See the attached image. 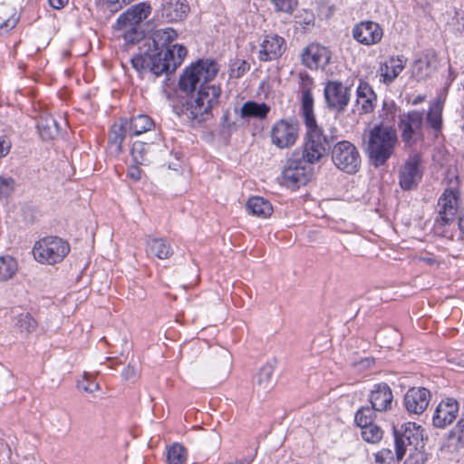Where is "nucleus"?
Returning <instances> with one entry per match:
<instances>
[{
	"mask_svg": "<svg viewBox=\"0 0 464 464\" xmlns=\"http://www.w3.org/2000/svg\"><path fill=\"white\" fill-rule=\"evenodd\" d=\"M147 252L156 256L160 259H168L173 250L164 238H150L147 240Z\"/></svg>",
	"mask_w": 464,
	"mask_h": 464,
	"instance_id": "28",
	"label": "nucleus"
},
{
	"mask_svg": "<svg viewBox=\"0 0 464 464\" xmlns=\"http://www.w3.org/2000/svg\"><path fill=\"white\" fill-rule=\"evenodd\" d=\"M423 114L418 111H411L400 118V128L403 141L410 142L413 136L421 129Z\"/></svg>",
	"mask_w": 464,
	"mask_h": 464,
	"instance_id": "18",
	"label": "nucleus"
},
{
	"mask_svg": "<svg viewBox=\"0 0 464 464\" xmlns=\"http://www.w3.org/2000/svg\"><path fill=\"white\" fill-rule=\"evenodd\" d=\"M306 129L302 158L305 163L315 164L328 155L334 137L325 135L317 124L307 125Z\"/></svg>",
	"mask_w": 464,
	"mask_h": 464,
	"instance_id": "4",
	"label": "nucleus"
},
{
	"mask_svg": "<svg viewBox=\"0 0 464 464\" xmlns=\"http://www.w3.org/2000/svg\"><path fill=\"white\" fill-rule=\"evenodd\" d=\"M49 1V4L53 8V9H61L63 8L67 3L69 0H48Z\"/></svg>",
	"mask_w": 464,
	"mask_h": 464,
	"instance_id": "52",
	"label": "nucleus"
},
{
	"mask_svg": "<svg viewBox=\"0 0 464 464\" xmlns=\"http://www.w3.org/2000/svg\"><path fill=\"white\" fill-rule=\"evenodd\" d=\"M269 111L270 107L267 104L248 101L240 108V116L243 119L255 118L263 120L266 118Z\"/></svg>",
	"mask_w": 464,
	"mask_h": 464,
	"instance_id": "25",
	"label": "nucleus"
},
{
	"mask_svg": "<svg viewBox=\"0 0 464 464\" xmlns=\"http://www.w3.org/2000/svg\"><path fill=\"white\" fill-rule=\"evenodd\" d=\"M309 173L301 160H288L282 171V184L290 188L304 185Z\"/></svg>",
	"mask_w": 464,
	"mask_h": 464,
	"instance_id": "13",
	"label": "nucleus"
},
{
	"mask_svg": "<svg viewBox=\"0 0 464 464\" xmlns=\"http://www.w3.org/2000/svg\"><path fill=\"white\" fill-rule=\"evenodd\" d=\"M383 35L382 27L374 22L363 21L353 29V37L360 44L372 45L379 43Z\"/></svg>",
	"mask_w": 464,
	"mask_h": 464,
	"instance_id": "15",
	"label": "nucleus"
},
{
	"mask_svg": "<svg viewBox=\"0 0 464 464\" xmlns=\"http://www.w3.org/2000/svg\"><path fill=\"white\" fill-rule=\"evenodd\" d=\"M398 143L396 130L388 125L374 126L369 134L367 153L375 167L383 165L393 154Z\"/></svg>",
	"mask_w": 464,
	"mask_h": 464,
	"instance_id": "3",
	"label": "nucleus"
},
{
	"mask_svg": "<svg viewBox=\"0 0 464 464\" xmlns=\"http://www.w3.org/2000/svg\"><path fill=\"white\" fill-rule=\"evenodd\" d=\"M437 68V57L435 53L426 54L415 62L413 73L418 80H422Z\"/></svg>",
	"mask_w": 464,
	"mask_h": 464,
	"instance_id": "29",
	"label": "nucleus"
},
{
	"mask_svg": "<svg viewBox=\"0 0 464 464\" xmlns=\"http://www.w3.org/2000/svg\"><path fill=\"white\" fill-rule=\"evenodd\" d=\"M274 370L275 364L273 362H266L260 368L256 375V384L261 390L266 391L272 388Z\"/></svg>",
	"mask_w": 464,
	"mask_h": 464,
	"instance_id": "34",
	"label": "nucleus"
},
{
	"mask_svg": "<svg viewBox=\"0 0 464 464\" xmlns=\"http://www.w3.org/2000/svg\"><path fill=\"white\" fill-rule=\"evenodd\" d=\"M140 175H141V171L138 167L132 166V167L129 168L128 176L130 179H132L134 180H139L140 179Z\"/></svg>",
	"mask_w": 464,
	"mask_h": 464,
	"instance_id": "50",
	"label": "nucleus"
},
{
	"mask_svg": "<svg viewBox=\"0 0 464 464\" xmlns=\"http://www.w3.org/2000/svg\"><path fill=\"white\" fill-rule=\"evenodd\" d=\"M259 59L271 61L280 57L285 50V41L283 37L270 34L265 36L261 43Z\"/></svg>",
	"mask_w": 464,
	"mask_h": 464,
	"instance_id": "16",
	"label": "nucleus"
},
{
	"mask_svg": "<svg viewBox=\"0 0 464 464\" xmlns=\"http://www.w3.org/2000/svg\"><path fill=\"white\" fill-rule=\"evenodd\" d=\"M187 459L186 450L179 444H174L167 451V459L169 464H183Z\"/></svg>",
	"mask_w": 464,
	"mask_h": 464,
	"instance_id": "39",
	"label": "nucleus"
},
{
	"mask_svg": "<svg viewBox=\"0 0 464 464\" xmlns=\"http://www.w3.org/2000/svg\"><path fill=\"white\" fill-rule=\"evenodd\" d=\"M18 22L14 8L0 5V34H5L13 29Z\"/></svg>",
	"mask_w": 464,
	"mask_h": 464,
	"instance_id": "32",
	"label": "nucleus"
},
{
	"mask_svg": "<svg viewBox=\"0 0 464 464\" xmlns=\"http://www.w3.org/2000/svg\"><path fill=\"white\" fill-rule=\"evenodd\" d=\"M395 440V452L397 460H401L406 452V448L410 450H419L423 448L424 440L427 436L424 434V429L415 422H407L400 429H393Z\"/></svg>",
	"mask_w": 464,
	"mask_h": 464,
	"instance_id": "6",
	"label": "nucleus"
},
{
	"mask_svg": "<svg viewBox=\"0 0 464 464\" xmlns=\"http://www.w3.org/2000/svg\"><path fill=\"white\" fill-rule=\"evenodd\" d=\"M443 102L435 101L430 107L427 114L428 124L435 130L440 131L442 126Z\"/></svg>",
	"mask_w": 464,
	"mask_h": 464,
	"instance_id": "33",
	"label": "nucleus"
},
{
	"mask_svg": "<svg viewBox=\"0 0 464 464\" xmlns=\"http://www.w3.org/2000/svg\"><path fill=\"white\" fill-rule=\"evenodd\" d=\"M407 59L404 56H392L382 66H381V75L385 83L393 82L402 72L406 65Z\"/></svg>",
	"mask_w": 464,
	"mask_h": 464,
	"instance_id": "23",
	"label": "nucleus"
},
{
	"mask_svg": "<svg viewBox=\"0 0 464 464\" xmlns=\"http://www.w3.org/2000/svg\"><path fill=\"white\" fill-rule=\"evenodd\" d=\"M424 100V97L423 96H417L414 100H413V104L416 105L420 102H421L422 101Z\"/></svg>",
	"mask_w": 464,
	"mask_h": 464,
	"instance_id": "56",
	"label": "nucleus"
},
{
	"mask_svg": "<svg viewBox=\"0 0 464 464\" xmlns=\"http://www.w3.org/2000/svg\"><path fill=\"white\" fill-rule=\"evenodd\" d=\"M129 134L128 127L125 121H121L120 123H115L111 130L109 136V144L113 149L115 154H119L122 150V141L125 136Z\"/></svg>",
	"mask_w": 464,
	"mask_h": 464,
	"instance_id": "31",
	"label": "nucleus"
},
{
	"mask_svg": "<svg viewBox=\"0 0 464 464\" xmlns=\"http://www.w3.org/2000/svg\"><path fill=\"white\" fill-rule=\"evenodd\" d=\"M176 38L177 33L171 28L155 31L147 44L148 50L131 58L133 68L156 76L174 72L187 55L185 46L171 45Z\"/></svg>",
	"mask_w": 464,
	"mask_h": 464,
	"instance_id": "2",
	"label": "nucleus"
},
{
	"mask_svg": "<svg viewBox=\"0 0 464 464\" xmlns=\"http://www.w3.org/2000/svg\"><path fill=\"white\" fill-rule=\"evenodd\" d=\"M301 63L310 70L324 69L331 60V52L319 44H310L300 54Z\"/></svg>",
	"mask_w": 464,
	"mask_h": 464,
	"instance_id": "12",
	"label": "nucleus"
},
{
	"mask_svg": "<svg viewBox=\"0 0 464 464\" xmlns=\"http://www.w3.org/2000/svg\"><path fill=\"white\" fill-rule=\"evenodd\" d=\"M420 177L419 160L417 157L411 158L401 168L400 185L405 190L411 189L418 184Z\"/></svg>",
	"mask_w": 464,
	"mask_h": 464,
	"instance_id": "20",
	"label": "nucleus"
},
{
	"mask_svg": "<svg viewBox=\"0 0 464 464\" xmlns=\"http://www.w3.org/2000/svg\"><path fill=\"white\" fill-rule=\"evenodd\" d=\"M124 121L128 127L129 135L130 136L140 135L150 130L154 127L153 121L148 115L144 114L133 116L129 121Z\"/></svg>",
	"mask_w": 464,
	"mask_h": 464,
	"instance_id": "26",
	"label": "nucleus"
},
{
	"mask_svg": "<svg viewBox=\"0 0 464 464\" xmlns=\"http://www.w3.org/2000/svg\"><path fill=\"white\" fill-rule=\"evenodd\" d=\"M18 270L17 262L10 256H0V282L12 279Z\"/></svg>",
	"mask_w": 464,
	"mask_h": 464,
	"instance_id": "35",
	"label": "nucleus"
},
{
	"mask_svg": "<svg viewBox=\"0 0 464 464\" xmlns=\"http://www.w3.org/2000/svg\"><path fill=\"white\" fill-rule=\"evenodd\" d=\"M458 190L452 186L446 188L438 200V218L436 223L446 226L454 221L458 210Z\"/></svg>",
	"mask_w": 464,
	"mask_h": 464,
	"instance_id": "11",
	"label": "nucleus"
},
{
	"mask_svg": "<svg viewBox=\"0 0 464 464\" xmlns=\"http://www.w3.org/2000/svg\"><path fill=\"white\" fill-rule=\"evenodd\" d=\"M230 368H231L230 356H229V354L225 353L222 357V362L220 364V377H226L229 373Z\"/></svg>",
	"mask_w": 464,
	"mask_h": 464,
	"instance_id": "48",
	"label": "nucleus"
},
{
	"mask_svg": "<svg viewBox=\"0 0 464 464\" xmlns=\"http://www.w3.org/2000/svg\"><path fill=\"white\" fill-rule=\"evenodd\" d=\"M276 11L290 14L296 7L295 0H270Z\"/></svg>",
	"mask_w": 464,
	"mask_h": 464,
	"instance_id": "42",
	"label": "nucleus"
},
{
	"mask_svg": "<svg viewBox=\"0 0 464 464\" xmlns=\"http://www.w3.org/2000/svg\"><path fill=\"white\" fill-rule=\"evenodd\" d=\"M459 411L458 401L453 399H447L440 402L433 415V425L443 429L453 422Z\"/></svg>",
	"mask_w": 464,
	"mask_h": 464,
	"instance_id": "17",
	"label": "nucleus"
},
{
	"mask_svg": "<svg viewBox=\"0 0 464 464\" xmlns=\"http://www.w3.org/2000/svg\"><path fill=\"white\" fill-rule=\"evenodd\" d=\"M189 11L185 0H169L162 5L161 15L169 22L183 20Z\"/></svg>",
	"mask_w": 464,
	"mask_h": 464,
	"instance_id": "22",
	"label": "nucleus"
},
{
	"mask_svg": "<svg viewBox=\"0 0 464 464\" xmlns=\"http://www.w3.org/2000/svg\"><path fill=\"white\" fill-rule=\"evenodd\" d=\"M377 464H392L394 462L393 452L390 449H382L375 454Z\"/></svg>",
	"mask_w": 464,
	"mask_h": 464,
	"instance_id": "44",
	"label": "nucleus"
},
{
	"mask_svg": "<svg viewBox=\"0 0 464 464\" xmlns=\"http://www.w3.org/2000/svg\"><path fill=\"white\" fill-rule=\"evenodd\" d=\"M430 392L423 387H413L404 395V406L409 413L421 414L428 407Z\"/></svg>",
	"mask_w": 464,
	"mask_h": 464,
	"instance_id": "14",
	"label": "nucleus"
},
{
	"mask_svg": "<svg viewBox=\"0 0 464 464\" xmlns=\"http://www.w3.org/2000/svg\"><path fill=\"white\" fill-rule=\"evenodd\" d=\"M70 251L69 244L57 237H44L39 240L33 249V254L38 262L54 265L61 262Z\"/></svg>",
	"mask_w": 464,
	"mask_h": 464,
	"instance_id": "7",
	"label": "nucleus"
},
{
	"mask_svg": "<svg viewBox=\"0 0 464 464\" xmlns=\"http://www.w3.org/2000/svg\"><path fill=\"white\" fill-rule=\"evenodd\" d=\"M151 13V6L146 2H140L128 8L117 19L115 29L122 31L126 42L134 43L140 37L138 27Z\"/></svg>",
	"mask_w": 464,
	"mask_h": 464,
	"instance_id": "5",
	"label": "nucleus"
},
{
	"mask_svg": "<svg viewBox=\"0 0 464 464\" xmlns=\"http://www.w3.org/2000/svg\"><path fill=\"white\" fill-rule=\"evenodd\" d=\"M459 227L464 233V215L459 218Z\"/></svg>",
	"mask_w": 464,
	"mask_h": 464,
	"instance_id": "54",
	"label": "nucleus"
},
{
	"mask_svg": "<svg viewBox=\"0 0 464 464\" xmlns=\"http://www.w3.org/2000/svg\"><path fill=\"white\" fill-rule=\"evenodd\" d=\"M86 376L87 374L85 373L84 377ZM78 387L86 392L92 393L99 389V384L95 382H89L87 378H85L84 380L79 382Z\"/></svg>",
	"mask_w": 464,
	"mask_h": 464,
	"instance_id": "46",
	"label": "nucleus"
},
{
	"mask_svg": "<svg viewBox=\"0 0 464 464\" xmlns=\"http://www.w3.org/2000/svg\"><path fill=\"white\" fill-rule=\"evenodd\" d=\"M332 160L340 170L353 174L361 166V156L357 148L348 140H342L334 145L331 150Z\"/></svg>",
	"mask_w": 464,
	"mask_h": 464,
	"instance_id": "8",
	"label": "nucleus"
},
{
	"mask_svg": "<svg viewBox=\"0 0 464 464\" xmlns=\"http://www.w3.org/2000/svg\"><path fill=\"white\" fill-rule=\"evenodd\" d=\"M250 69V65L245 60H236L230 65V77L232 78H240L242 77L248 70Z\"/></svg>",
	"mask_w": 464,
	"mask_h": 464,
	"instance_id": "41",
	"label": "nucleus"
},
{
	"mask_svg": "<svg viewBox=\"0 0 464 464\" xmlns=\"http://www.w3.org/2000/svg\"><path fill=\"white\" fill-rule=\"evenodd\" d=\"M150 145L141 142L135 141L131 147V156L133 160L138 164H144L148 161V156L150 153Z\"/></svg>",
	"mask_w": 464,
	"mask_h": 464,
	"instance_id": "36",
	"label": "nucleus"
},
{
	"mask_svg": "<svg viewBox=\"0 0 464 464\" xmlns=\"http://www.w3.org/2000/svg\"><path fill=\"white\" fill-rule=\"evenodd\" d=\"M37 128L43 140H53L59 135L58 123L51 115H43L37 124Z\"/></svg>",
	"mask_w": 464,
	"mask_h": 464,
	"instance_id": "27",
	"label": "nucleus"
},
{
	"mask_svg": "<svg viewBox=\"0 0 464 464\" xmlns=\"http://www.w3.org/2000/svg\"><path fill=\"white\" fill-rule=\"evenodd\" d=\"M15 182L10 177H0V198H5L14 190Z\"/></svg>",
	"mask_w": 464,
	"mask_h": 464,
	"instance_id": "43",
	"label": "nucleus"
},
{
	"mask_svg": "<svg viewBox=\"0 0 464 464\" xmlns=\"http://www.w3.org/2000/svg\"><path fill=\"white\" fill-rule=\"evenodd\" d=\"M229 464H249L248 461L246 460H244V461H240V462H234V463H229Z\"/></svg>",
	"mask_w": 464,
	"mask_h": 464,
	"instance_id": "57",
	"label": "nucleus"
},
{
	"mask_svg": "<svg viewBox=\"0 0 464 464\" xmlns=\"http://www.w3.org/2000/svg\"><path fill=\"white\" fill-rule=\"evenodd\" d=\"M423 454L417 450L415 457L411 456L403 464H423Z\"/></svg>",
	"mask_w": 464,
	"mask_h": 464,
	"instance_id": "49",
	"label": "nucleus"
},
{
	"mask_svg": "<svg viewBox=\"0 0 464 464\" xmlns=\"http://www.w3.org/2000/svg\"><path fill=\"white\" fill-rule=\"evenodd\" d=\"M122 378L126 381L135 380L139 376V368L131 363H129L123 370Z\"/></svg>",
	"mask_w": 464,
	"mask_h": 464,
	"instance_id": "45",
	"label": "nucleus"
},
{
	"mask_svg": "<svg viewBox=\"0 0 464 464\" xmlns=\"http://www.w3.org/2000/svg\"><path fill=\"white\" fill-rule=\"evenodd\" d=\"M392 392L388 384L378 383L373 386L369 401L377 411H385L392 408Z\"/></svg>",
	"mask_w": 464,
	"mask_h": 464,
	"instance_id": "19",
	"label": "nucleus"
},
{
	"mask_svg": "<svg viewBox=\"0 0 464 464\" xmlns=\"http://www.w3.org/2000/svg\"><path fill=\"white\" fill-rule=\"evenodd\" d=\"M420 260H422L423 262H425L429 265H433L436 263V261L432 257H422V258H420Z\"/></svg>",
	"mask_w": 464,
	"mask_h": 464,
	"instance_id": "55",
	"label": "nucleus"
},
{
	"mask_svg": "<svg viewBox=\"0 0 464 464\" xmlns=\"http://www.w3.org/2000/svg\"><path fill=\"white\" fill-rule=\"evenodd\" d=\"M218 72V64L213 60H199L180 77V89L190 92L182 106L181 113L193 126L213 118V111L218 104L221 90L219 86L209 82Z\"/></svg>",
	"mask_w": 464,
	"mask_h": 464,
	"instance_id": "1",
	"label": "nucleus"
},
{
	"mask_svg": "<svg viewBox=\"0 0 464 464\" xmlns=\"http://www.w3.org/2000/svg\"><path fill=\"white\" fill-rule=\"evenodd\" d=\"M247 210L259 218H267L271 216L273 208L270 202L261 197H252L246 203Z\"/></svg>",
	"mask_w": 464,
	"mask_h": 464,
	"instance_id": "30",
	"label": "nucleus"
},
{
	"mask_svg": "<svg viewBox=\"0 0 464 464\" xmlns=\"http://www.w3.org/2000/svg\"><path fill=\"white\" fill-rule=\"evenodd\" d=\"M324 96L329 110L343 112L350 102L351 88L340 81H329L324 85Z\"/></svg>",
	"mask_w": 464,
	"mask_h": 464,
	"instance_id": "10",
	"label": "nucleus"
},
{
	"mask_svg": "<svg viewBox=\"0 0 464 464\" xmlns=\"http://www.w3.org/2000/svg\"><path fill=\"white\" fill-rule=\"evenodd\" d=\"M374 360L372 358H365L358 363V366L360 369L370 368Z\"/></svg>",
	"mask_w": 464,
	"mask_h": 464,
	"instance_id": "53",
	"label": "nucleus"
},
{
	"mask_svg": "<svg viewBox=\"0 0 464 464\" xmlns=\"http://www.w3.org/2000/svg\"><path fill=\"white\" fill-rule=\"evenodd\" d=\"M312 80L307 76L301 87L302 113L305 126L317 124L314 115V97L312 94Z\"/></svg>",
	"mask_w": 464,
	"mask_h": 464,
	"instance_id": "21",
	"label": "nucleus"
},
{
	"mask_svg": "<svg viewBox=\"0 0 464 464\" xmlns=\"http://www.w3.org/2000/svg\"><path fill=\"white\" fill-rule=\"evenodd\" d=\"M10 144L4 138H0V157L5 156L8 153Z\"/></svg>",
	"mask_w": 464,
	"mask_h": 464,
	"instance_id": "51",
	"label": "nucleus"
},
{
	"mask_svg": "<svg viewBox=\"0 0 464 464\" xmlns=\"http://www.w3.org/2000/svg\"><path fill=\"white\" fill-rule=\"evenodd\" d=\"M375 411H377L372 407H362L357 411L355 414V423L360 428H363L367 425L373 423V420L375 418Z\"/></svg>",
	"mask_w": 464,
	"mask_h": 464,
	"instance_id": "37",
	"label": "nucleus"
},
{
	"mask_svg": "<svg viewBox=\"0 0 464 464\" xmlns=\"http://www.w3.org/2000/svg\"><path fill=\"white\" fill-rule=\"evenodd\" d=\"M450 438L457 437L458 441H464V419H460L454 430H452L450 434Z\"/></svg>",
	"mask_w": 464,
	"mask_h": 464,
	"instance_id": "47",
	"label": "nucleus"
},
{
	"mask_svg": "<svg viewBox=\"0 0 464 464\" xmlns=\"http://www.w3.org/2000/svg\"><path fill=\"white\" fill-rule=\"evenodd\" d=\"M36 325V321L28 313L21 314L17 316L15 326L21 333L28 334L35 330Z\"/></svg>",
	"mask_w": 464,
	"mask_h": 464,
	"instance_id": "40",
	"label": "nucleus"
},
{
	"mask_svg": "<svg viewBox=\"0 0 464 464\" xmlns=\"http://www.w3.org/2000/svg\"><path fill=\"white\" fill-rule=\"evenodd\" d=\"M299 136V123L294 119L277 121L271 128V143L279 149L294 146Z\"/></svg>",
	"mask_w": 464,
	"mask_h": 464,
	"instance_id": "9",
	"label": "nucleus"
},
{
	"mask_svg": "<svg viewBox=\"0 0 464 464\" xmlns=\"http://www.w3.org/2000/svg\"><path fill=\"white\" fill-rule=\"evenodd\" d=\"M361 429L362 437L368 443H378L383 436L382 430L374 423H372Z\"/></svg>",
	"mask_w": 464,
	"mask_h": 464,
	"instance_id": "38",
	"label": "nucleus"
},
{
	"mask_svg": "<svg viewBox=\"0 0 464 464\" xmlns=\"http://www.w3.org/2000/svg\"><path fill=\"white\" fill-rule=\"evenodd\" d=\"M376 95L371 86L366 82H361L357 87V106L361 107V113H370L374 110Z\"/></svg>",
	"mask_w": 464,
	"mask_h": 464,
	"instance_id": "24",
	"label": "nucleus"
}]
</instances>
